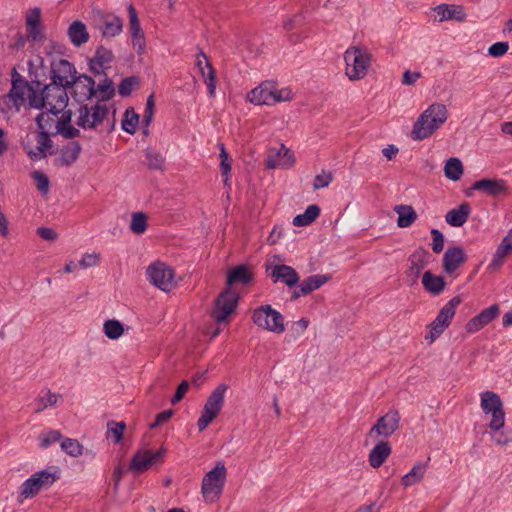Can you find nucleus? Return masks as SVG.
Here are the masks:
<instances>
[{
	"mask_svg": "<svg viewBox=\"0 0 512 512\" xmlns=\"http://www.w3.org/2000/svg\"><path fill=\"white\" fill-rule=\"evenodd\" d=\"M81 145L77 141H72L63 146L59 158L56 159L58 165L71 166L77 161L81 153Z\"/></svg>",
	"mask_w": 512,
	"mask_h": 512,
	"instance_id": "obj_33",
	"label": "nucleus"
},
{
	"mask_svg": "<svg viewBox=\"0 0 512 512\" xmlns=\"http://www.w3.org/2000/svg\"><path fill=\"white\" fill-rule=\"evenodd\" d=\"M99 260H100V258H99L98 254H96V253L88 254L87 253L79 261V265L82 268H88V267L95 266L99 262Z\"/></svg>",
	"mask_w": 512,
	"mask_h": 512,
	"instance_id": "obj_63",
	"label": "nucleus"
},
{
	"mask_svg": "<svg viewBox=\"0 0 512 512\" xmlns=\"http://www.w3.org/2000/svg\"><path fill=\"white\" fill-rule=\"evenodd\" d=\"M26 25L28 26H41V9L38 7L33 8L26 18Z\"/></svg>",
	"mask_w": 512,
	"mask_h": 512,
	"instance_id": "obj_61",
	"label": "nucleus"
},
{
	"mask_svg": "<svg viewBox=\"0 0 512 512\" xmlns=\"http://www.w3.org/2000/svg\"><path fill=\"white\" fill-rule=\"evenodd\" d=\"M139 119V114H137L132 107L127 108L122 120V129L131 135L135 134Z\"/></svg>",
	"mask_w": 512,
	"mask_h": 512,
	"instance_id": "obj_44",
	"label": "nucleus"
},
{
	"mask_svg": "<svg viewBox=\"0 0 512 512\" xmlns=\"http://www.w3.org/2000/svg\"><path fill=\"white\" fill-rule=\"evenodd\" d=\"M189 389V383L183 380L177 387L174 396L171 398V404L175 405L179 403L185 396L186 392Z\"/></svg>",
	"mask_w": 512,
	"mask_h": 512,
	"instance_id": "obj_58",
	"label": "nucleus"
},
{
	"mask_svg": "<svg viewBox=\"0 0 512 512\" xmlns=\"http://www.w3.org/2000/svg\"><path fill=\"white\" fill-rule=\"evenodd\" d=\"M27 38L32 41H41L43 35L41 34V26H28L26 25Z\"/></svg>",
	"mask_w": 512,
	"mask_h": 512,
	"instance_id": "obj_64",
	"label": "nucleus"
},
{
	"mask_svg": "<svg viewBox=\"0 0 512 512\" xmlns=\"http://www.w3.org/2000/svg\"><path fill=\"white\" fill-rule=\"evenodd\" d=\"M434 10L439 16L440 22L452 19L462 22L466 18V13L461 6L441 4L436 6Z\"/></svg>",
	"mask_w": 512,
	"mask_h": 512,
	"instance_id": "obj_34",
	"label": "nucleus"
},
{
	"mask_svg": "<svg viewBox=\"0 0 512 512\" xmlns=\"http://www.w3.org/2000/svg\"><path fill=\"white\" fill-rule=\"evenodd\" d=\"M98 29L105 38L115 37L122 32L123 22L114 14H102Z\"/></svg>",
	"mask_w": 512,
	"mask_h": 512,
	"instance_id": "obj_28",
	"label": "nucleus"
},
{
	"mask_svg": "<svg viewBox=\"0 0 512 512\" xmlns=\"http://www.w3.org/2000/svg\"><path fill=\"white\" fill-rule=\"evenodd\" d=\"M104 334L111 340H117L124 334V325L116 319H109L103 325Z\"/></svg>",
	"mask_w": 512,
	"mask_h": 512,
	"instance_id": "obj_41",
	"label": "nucleus"
},
{
	"mask_svg": "<svg viewBox=\"0 0 512 512\" xmlns=\"http://www.w3.org/2000/svg\"><path fill=\"white\" fill-rule=\"evenodd\" d=\"M429 461L430 457H428L426 462L416 463L410 470V472H408L402 477L401 484L404 487H410L412 485L419 483L426 473Z\"/></svg>",
	"mask_w": 512,
	"mask_h": 512,
	"instance_id": "obj_36",
	"label": "nucleus"
},
{
	"mask_svg": "<svg viewBox=\"0 0 512 512\" xmlns=\"http://www.w3.org/2000/svg\"><path fill=\"white\" fill-rule=\"evenodd\" d=\"M113 59L112 51L100 45L97 47L94 57L89 59V69L95 75L103 74L106 76V70L110 68Z\"/></svg>",
	"mask_w": 512,
	"mask_h": 512,
	"instance_id": "obj_22",
	"label": "nucleus"
},
{
	"mask_svg": "<svg viewBox=\"0 0 512 512\" xmlns=\"http://www.w3.org/2000/svg\"><path fill=\"white\" fill-rule=\"evenodd\" d=\"M155 110V94L151 93L146 101V107L143 116V124L148 127L152 122Z\"/></svg>",
	"mask_w": 512,
	"mask_h": 512,
	"instance_id": "obj_51",
	"label": "nucleus"
},
{
	"mask_svg": "<svg viewBox=\"0 0 512 512\" xmlns=\"http://www.w3.org/2000/svg\"><path fill=\"white\" fill-rule=\"evenodd\" d=\"M79 117L77 125L83 129H93L101 124L109 113L106 105H101L99 102L91 108L87 104H82L78 108Z\"/></svg>",
	"mask_w": 512,
	"mask_h": 512,
	"instance_id": "obj_13",
	"label": "nucleus"
},
{
	"mask_svg": "<svg viewBox=\"0 0 512 512\" xmlns=\"http://www.w3.org/2000/svg\"><path fill=\"white\" fill-rule=\"evenodd\" d=\"M67 88L70 87L59 86L52 81L44 86V95L47 96L49 112L52 115L57 116L67 106L69 101Z\"/></svg>",
	"mask_w": 512,
	"mask_h": 512,
	"instance_id": "obj_15",
	"label": "nucleus"
},
{
	"mask_svg": "<svg viewBox=\"0 0 512 512\" xmlns=\"http://www.w3.org/2000/svg\"><path fill=\"white\" fill-rule=\"evenodd\" d=\"M430 233L432 236V251L436 254H439L444 249V235L440 230L435 228H433Z\"/></svg>",
	"mask_w": 512,
	"mask_h": 512,
	"instance_id": "obj_53",
	"label": "nucleus"
},
{
	"mask_svg": "<svg viewBox=\"0 0 512 512\" xmlns=\"http://www.w3.org/2000/svg\"><path fill=\"white\" fill-rule=\"evenodd\" d=\"M128 14L132 44L134 47H138V53H142L145 49L144 32L140 26L137 11L132 4L128 7Z\"/></svg>",
	"mask_w": 512,
	"mask_h": 512,
	"instance_id": "obj_27",
	"label": "nucleus"
},
{
	"mask_svg": "<svg viewBox=\"0 0 512 512\" xmlns=\"http://www.w3.org/2000/svg\"><path fill=\"white\" fill-rule=\"evenodd\" d=\"M462 302L460 296H455L445 304L438 312L434 321L430 324V341L433 342L438 338L445 329L450 325L457 306Z\"/></svg>",
	"mask_w": 512,
	"mask_h": 512,
	"instance_id": "obj_12",
	"label": "nucleus"
},
{
	"mask_svg": "<svg viewBox=\"0 0 512 512\" xmlns=\"http://www.w3.org/2000/svg\"><path fill=\"white\" fill-rule=\"evenodd\" d=\"M32 178L35 180L37 189L43 193L47 194L49 191L50 181L48 176L42 171H34L32 173Z\"/></svg>",
	"mask_w": 512,
	"mask_h": 512,
	"instance_id": "obj_50",
	"label": "nucleus"
},
{
	"mask_svg": "<svg viewBox=\"0 0 512 512\" xmlns=\"http://www.w3.org/2000/svg\"><path fill=\"white\" fill-rule=\"evenodd\" d=\"M130 229L138 235L144 233L147 229V215L143 212L133 213Z\"/></svg>",
	"mask_w": 512,
	"mask_h": 512,
	"instance_id": "obj_46",
	"label": "nucleus"
},
{
	"mask_svg": "<svg viewBox=\"0 0 512 512\" xmlns=\"http://www.w3.org/2000/svg\"><path fill=\"white\" fill-rule=\"evenodd\" d=\"M467 261V255L460 246L448 247L443 255L442 267L447 274L454 273Z\"/></svg>",
	"mask_w": 512,
	"mask_h": 512,
	"instance_id": "obj_24",
	"label": "nucleus"
},
{
	"mask_svg": "<svg viewBox=\"0 0 512 512\" xmlns=\"http://www.w3.org/2000/svg\"><path fill=\"white\" fill-rule=\"evenodd\" d=\"M174 414V410L168 409L158 413L155 421L149 425L150 429H155L167 422Z\"/></svg>",
	"mask_w": 512,
	"mask_h": 512,
	"instance_id": "obj_57",
	"label": "nucleus"
},
{
	"mask_svg": "<svg viewBox=\"0 0 512 512\" xmlns=\"http://www.w3.org/2000/svg\"><path fill=\"white\" fill-rule=\"evenodd\" d=\"M392 452L391 445L388 441H379L370 451L368 456L369 464L372 468L381 467Z\"/></svg>",
	"mask_w": 512,
	"mask_h": 512,
	"instance_id": "obj_30",
	"label": "nucleus"
},
{
	"mask_svg": "<svg viewBox=\"0 0 512 512\" xmlns=\"http://www.w3.org/2000/svg\"><path fill=\"white\" fill-rule=\"evenodd\" d=\"M330 274H317L311 275L304 279L298 287L292 292L291 300H297L301 296L310 294L311 292L319 289L331 279Z\"/></svg>",
	"mask_w": 512,
	"mask_h": 512,
	"instance_id": "obj_21",
	"label": "nucleus"
},
{
	"mask_svg": "<svg viewBox=\"0 0 512 512\" xmlns=\"http://www.w3.org/2000/svg\"><path fill=\"white\" fill-rule=\"evenodd\" d=\"M146 275L149 281L164 292L171 291L176 285L175 272L163 262H155L148 266Z\"/></svg>",
	"mask_w": 512,
	"mask_h": 512,
	"instance_id": "obj_11",
	"label": "nucleus"
},
{
	"mask_svg": "<svg viewBox=\"0 0 512 512\" xmlns=\"http://www.w3.org/2000/svg\"><path fill=\"white\" fill-rule=\"evenodd\" d=\"M500 313L498 304H493L488 308L482 310L479 314L471 318L465 325L468 333H475L480 331L490 322H492Z\"/></svg>",
	"mask_w": 512,
	"mask_h": 512,
	"instance_id": "obj_20",
	"label": "nucleus"
},
{
	"mask_svg": "<svg viewBox=\"0 0 512 512\" xmlns=\"http://www.w3.org/2000/svg\"><path fill=\"white\" fill-rule=\"evenodd\" d=\"M59 477L60 469L57 466H50L34 473L21 485L20 497L27 499L36 496L41 490L50 488Z\"/></svg>",
	"mask_w": 512,
	"mask_h": 512,
	"instance_id": "obj_3",
	"label": "nucleus"
},
{
	"mask_svg": "<svg viewBox=\"0 0 512 512\" xmlns=\"http://www.w3.org/2000/svg\"><path fill=\"white\" fill-rule=\"evenodd\" d=\"M197 66L207 84L209 94L211 96L214 95L216 88V72L203 51H200L197 57Z\"/></svg>",
	"mask_w": 512,
	"mask_h": 512,
	"instance_id": "obj_29",
	"label": "nucleus"
},
{
	"mask_svg": "<svg viewBox=\"0 0 512 512\" xmlns=\"http://www.w3.org/2000/svg\"><path fill=\"white\" fill-rule=\"evenodd\" d=\"M37 142H38L37 149L40 152H44L47 149H50L52 147V140L50 139V135H49L48 131L39 130Z\"/></svg>",
	"mask_w": 512,
	"mask_h": 512,
	"instance_id": "obj_55",
	"label": "nucleus"
},
{
	"mask_svg": "<svg viewBox=\"0 0 512 512\" xmlns=\"http://www.w3.org/2000/svg\"><path fill=\"white\" fill-rule=\"evenodd\" d=\"M293 97L289 88L278 89L276 82L264 81L248 93V99L255 105H273L289 101Z\"/></svg>",
	"mask_w": 512,
	"mask_h": 512,
	"instance_id": "obj_2",
	"label": "nucleus"
},
{
	"mask_svg": "<svg viewBox=\"0 0 512 512\" xmlns=\"http://www.w3.org/2000/svg\"><path fill=\"white\" fill-rule=\"evenodd\" d=\"M145 157L147 159V166L150 170H164L165 157L160 152L149 147L145 150Z\"/></svg>",
	"mask_w": 512,
	"mask_h": 512,
	"instance_id": "obj_43",
	"label": "nucleus"
},
{
	"mask_svg": "<svg viewBox=\"0 0 512 512\" xmlns=\"http://www.w3.org/2000/svg\"><path fill=\"white\" fill-rule=\"evenodd\" d=\"M37 235L47 241H55L58 238V234L50 227H39Z\"/></svg>",
	"mask_w": 512,
	"mask_h": 512,
	"instance_id": "obj_62",
	"label": "nucleus"
},
{
	"mask_svg": "<svg viewBox=\"0 0 512 512\" xmlns=\"http://www.w3.org/2000/svg\"><path fill=\"white\" fill-rule=\"evenodd\" d=\"M239 299V293L232 288H225L214 300V307L211 312L214 321L216 323L226 322L229 316L235 312Z\"/></svg>",
	"mask_w": 512,
	"mask_h": 512,
	"instance_id": "obj_7",
	"label": "nucleus"
},
{
	"mask_svg": "<svg viewBox=\"0 0 512 512\" xmlns=\"http://www.w3.org/2000/svg\"><path fill=\"white\" fill-rule=\"evenodd\" d=\"M50 74L51 81L59 86L73 87V83L76 82V68L74 64L66 59H60L57 62H52Z\"/></svg>",
	"mask_w": 512,
	"mask_h": 512,
	"instance_id": "obj_16",
	"label": "nucleus"
},
{
	"mask_svg": "<svg viewBox=\"0 0 512 512\" xmlns=\"http://www.w3.org/2000/svg\"><path fill=\"white\" fill-rule=\"evenodd\" d=\"M108 432L111 433L114 437L115 443H120L123 439L124 431L126 429V424L124 421L114 422L109 421L107 424Z\"/></svg>",
	"mask_w": 512,
	"mask_h": 512,
	"instance_id": "obj_49",
	"label": "nucleus"
},
{
	"mask_svg": "<svg viewBox=\"0 0 512 512\" xmlns=\"http://www.w3.org/2000/svg\"><path fill=\"white\" fill-rule=\"evenodd\" d=\"M227 390L228 386L226 384H219L207 398L197 423L200 432L204 431L220 413Z\"/></svg>",
	"mask_w": 512,
	"mask_h": 512,
	"instance_id": "obj_5",
	"label": "nucleus"
},
{
	"mask_svg": "<svg viewBox=\"0 0 512 512\" xmlns=\"http://www.w3.org/2000/svg\"><path fill=\"white\" fill-rule=\"evenodd\" d=\"M294 163L295 157L293 152L284 144H281L277 151L271 150L266 159V167L269 169H274L279 166L288 168L293 166Z\"/></svg>",
	"mask_w": 512,
	"mask_h": 512,
	"instance_id": "obj_26",
	"label": "nucleus"
},
{
	"mask_svg": "<svg viewBox=\"0 0 512 512\" xmlns=\"http://www.w3.org/2000/svg\"><path fill=\"white\" fill-rule=\"evenodd\" d=\"M30 89H33V86L28 81L21 84L13 83L9 92L0 98V112L7 114L13 109L19 112L26 102L25 94H29Z\"/></svg>",
	"mask_w": 512,
	"mask_h": 512,
	"instance_id": "obj_10",
	"label": "nucleus"
},
{
	"mask_svg": "<svg viewBox=\"0 0 512 512\" xmlns=\"http://www.w3.org/2000/svg\"><path fill=\"white\" fill-rule=\"evenodd\" d=\"M72 96L80 105L85 104V101L91 100L97 96L96 86L87 85L86 83L77 82L73 83Z\"/></svg>",
	"mask_w": 512,
	"mask_h": 512,
	"instance_id": "obj_38",
	"label": "nucleus"
},
{
	"mask_svg": "<svg viewBox=\"0 0 512 512\" xmlns=\"http://www.w3.org/2000/svg\"><path fill=\"white\" fill-rule=\"evenodd\" d=\"M61 438L62 435L58 430H51L45 437L41 439V447L47 448L52 443L60 441Z\"/></svg>",
	"mask_w": 512,
	"mask_h": 512,
	"instance_id": "obj_60",
	"label": "nucleus"
},
{
	"mask_svg": "<svg viewBox=\"0 0 512 512\" xmlns=\"http://www.w3.org/2000/svg\"><path fill=\"white\" fill-rule=\"evenodd\" d=\"M269 267H267V271ZM269 275L273 281V283L281 282L292 288L295 287L299 280L300 276L298 272L291 266L285 264H276L270 268Z\"/></svg>",
	"mask_w": 512,
	"mask_h": 512,
	"instance_id": "obj_19",
	"label": "nucleus"
},
{
	"mask_svg": "<svg viewBox=\"0 0 512 512\" xmlns=\"http://www.w3.org/2000/svg\"><path fill=\"white\" fill-rule=\"evenodd\" d=\"M481 408L485 414L492 415L489 427L494 431H499L505 423L503 402L499 395L492 391L481 393Z\"/></svg>",
	"mask_w": 512,
	"mask_h": 512,
	"instance_id": "obj_9",
	"label": "nucleus"
},
{
	"mask_svg": "<svg viewBox=\"0 0 512 512\" xmlns=\"http://www.w3.org/2000/svg\"><path fill=\"white\" fill-rule=\"evenodd\" d=\"M422 285L428 293L436 296L444 291L446 282L443 276L435 275L428 270L422 276Z\"/></svg>",
	"mask_w": 512,
	"mask_h": 512,
	"instance_id": "obj_35",
	"label": "nucleus"
},
{
	"mask_svg": "<svg viewBox=\"0 0 512 512\" xmlns=\"http://www.w3.org/2000/svg\"><path fill=\"white\" fill-rule=\"evenodd\" d=\"M226 480V467L223 461L207 472L202 480V494L206 501L214 502L219 499Z\"/></svg>",
	"mask_w": 512,
	"mask_h": 512,
	"instance_id": "obj_4",
	"label": "nucleus"
},
{
	"mask_svg": "<svg viewBox=\"0 0 512 512\" xmlns=\"http://www.w3.org/2000/svg\"><path fill=\"white\" fill-rule=\"evenodd\" d=\"M472 190H477L486 196L497 198L508 194V186L503 179L483 178L473 183Z\"/></svg>",
	"mask_w": 512,
	"mask_h": 512,
	"instance_id": "obj_18",
	"label": "nucleus"
},
{
	"mask_svg": "<svg viewBox=\"0 0 512 512\" xmlns=\"http://www.w3.org/2000/svg\"><path fill=\"white\" fill-rule=\"evenodd\" d=\"M400 413L397 409H390L385 415L381 416L371 427L368 435L390 437L400 426Z\"/></svg>",
	"mask_w": 512,
	"mask_h": 512,
	"instance_id": "obj_17",
	"label": "nucleus"
},
{
	"mask_svg": "<svg viewBox=\"0 0 512 512\" xmlns=\"http://www.w3.org/2000/svg\"><path fill=\"white\" fill-rule=\"evenodd\" d=\"M463 172V164L458 158L451 157L446 161L444 174L449 180L458 181L463 175Z\"/></svg>",
	"mask_w": 512,
	"mask_h": 512,
	"instance_id": "obj_40",
	"label": "nucleus"
},
{
	"mask_svg": "<svg viewBox=\"0 0 512 512\" xmlns=\"http://www.w3.org/2000/svg\"><path fill=\"white\" fill-rule=\"evenodd\" d=\"M255 325L265 330L280 334L284 332V317L271 305H262L256 308L252 315Z\"/></svg>",
	"mask_w": 512,
	"mask_h": 512,
	"instance_id": "obj_8",
	"label": "nucleus"
},
{
	"mask_svg": "<svg viewBox=\"0 0 512 512\" xmlns=\"http://www.w3.org/2000/svg\"><path fill=\"white\" fill-rule=\"evenodd\" d=\"M50 112L47 113L42 112L38 114L36 117V123L41 131H48L49 128H51L52 124L54 123V119L50 116Z\"/></svg>",
	"mask_w": 512,
	"mask_h": 512,
	"instance_id": "obj_54",
	"label": "nucleus"
},
{
	"mask_svg": "<svg viewBox=\"0 0 512 512\" xmlns=\"http://www.w3.org/2000/svg\"><path fill=\"white\" fill-rule=\"evenodd\" d=\"M471 213V205L463 202L456 209H451L445 216L446 222L453 227L464 225Z\"/></svg>",
	"mask_w": 512,
	"mask_h": 512,
	"instance_id": "obj_31",
	"label": "nucleus"
},
{
	"mask_svg": "<svg viewBox=\"0 0 512 512\" xmlns=\"http://www.w3.org/2000/svg\"><path fill=\"white\" fill-rule=\"evenodd\" d=\"M57 133L61 134L66 139H74L80 135V130L72 125H66L58 127Z\"/></svg>",
	"mask_w": 512,
	"mask_h": 512,
	"instance_id": "obj_59",
	"label": "nucleus"
},
{
	"mask_svg": "<svg viewBox=\"0 0 512 512\" xmlns=\"http://www.w3.org/2000/svg\"><path fill=\"white\" fill-rule=\"evenodd\" d=\"M394 211L398 214L397 226L399 228L410 227L417 220V213L411 205H397Z\"/></svg>",
	"mask_w": 512,
	"mask_h": 512,
	"instance_id": "obj_37",
	"label": "nucleus"
},
{
	"mask_svg": "<svg viewBox=\"0 0 512 512\" xmlns=\"http://www.w3.org/2000/svg\"><path fill=\"white\" fill-rule=\"evenodd\" d=\"M139 84L140 78L138 76L132 75L129 77H125L121 80L120 84L118 85V93L122 97H128L131 95L133 88L139 86Z\"/></svg>",
	"mask_w": 512,
	"mask_h": 512,
	"instance_id": "obj_45",
	"label": "nucleus"
},
{
	"mask_svg": "<svg viewBox=\"0 0 512 512\" xmlns=\"http://www.w3.org/2000/svg\"><path fill=\"white\" fill-rule=\"evenodd\" d=\"M448 111L445 105L434 103L417 118L411 131V138L421 141L430 137L447 120Z\"/></svg>",
	"mask_w": 512,
	"mask_h": 512,
	"instance_id": "obj_1",
	"label": "nucleus"
},
{
	"mask_svg": "<svg viewBox=\"0 0 512 512\" xmlns=\"http://www.w3.org/2000/svg\"><path fill=\"white\" fill-rule=\"evenodd\" d=\"M166 454V449L161 447L157 451L144 450L138 451L131 459L129 469L136 474L143 473L152 465L162 463Z\"/></svg>",
	"mask_w": 512,
	"mask_h": 512,
	"instance_id": "obj_14",
	"label": "nucleus"
},
{
	"mask_svg": "<svg viewBox=\"0 0 512 512\" xmlns=\"http://www.w3.org/2000/svg\"><path fill=\"white\" fill-rule=\"evenodd\" d=\"M67 35L71 43L76 47H80L89 40V33L86 25L80 20H75L70 24L67 30Z\"/></svg>",
	"mask_w": 512,
	"mask_h": 512,
	"instance_id": "obj_32",
	"label": "nucleus"
},
{
	"mask_svg": "<svg viewBox=\"0 0 512 512\" xmlns=\"http://www.w3.org/2000/svg\"><path fill=\"white\" fill-rule=\"evenodd\" d=\"M508 49V42H496L489 47L488 53L493 57H501L508 51Z\"/></svg>",
	"mask_w": 512,
	"mask_h": 512,
	"instance_id": "obj_56",
	"label": "nucleus"
},
{
	"mask_svg": "<svg viewBox=\"0 0 512 512\" xmlns=\"http://www.w3.org/2000/svg\"><path fill=\"white\" fill-rule=\"evenodd\" d=\"M429 251L420 246L408 258L410 266L407 270L408 277L412 278L413 283L419 278L421 271L428 265Z\"/></svg>",
	"mask_w": 512,
	"mask_h": 512,
	"instance_id": "obj_25",
	"label": "nucleus"
},
{
	"mask_svg": "<svg viewBox=\"0 0 512 512\" xmlns=\"http://www.w3.org/2000/svg\"><path fill=\"white\" fill-rule=\"evenodd\" d=\"M61 448L72 457H78L82 455L83 452V446L78 442V440L71 438H65L61 442Z\"/></svg>",
	"mask_w": 512,
	"mask_h": 512,
	"instance_id": "obj_47",
	"label": "nucleus"
},
{
	"mask_svg": "<svg viewBox=\"0 0 512 512\" xmlns=\"http://www.w3.org/2000/svg\"><path fill=\"white\" fill-rule=\"evenodd\" d=\"M61 397L58 393L51 392L50 389H43L35 399V412H41L47 407L55 406Z\"/></svg>",
	"mask_w": 512,
	"mask_h": 512,
	"instance_id": "obj_39",
	"label": "nucleus"
},
{
	"mask_svg": "<svg viewBox=\"0 0 512 512\" xmlns=\"http://www.w3.org/2000/svg\"><path fill=\"white\" fill-rule=\"evenodd\" d=\"M346 62V75L350 80H359L365 77L371 61V55L358 47H351L344 54Z\"/></svg>",
	"mask_w": 512,
	"mask_h": 512,
	"instance_id": "obj_6",
	"label": "nucleus"
},
{
	"mask_svg": "<svg viewBox=\"0 0 512 512\" xmlns=\"http://www.w3.org/2000/svg\"><path fill=\"white\" fill-rule=\"evenodd\" d=\"M254 281V273L247 264H240L231 268L227 273L226 287L232 288L234 285L241 284L247 286Z\"/></svg>",
	"mask_w": 512,
	"mask_h": 512,
	"instance_id": "obj_23",
	"label": "nucleus"
},
{
	"mask_svg": "<svg viewBox=\"0 0 512 512\" xmlns=\"http://www.w3.org/2000/svg\"><path fill=\"white\" fill-rule=\"evenodd\" d=\"M97 98L99 102H106L115 95V87L113 81L105 76L104 80L96 87Z\"/></svg>",
	"mask_w": 512,
	"mask_h": 512,
	"instance_id": "obj_42",
	"label": "nucleus"
},
{
	"mask_svg": "<svg viewBox=\"0 0 512 512\" xmlns=\"http://www.w3.org/2000/svg\"><path fill=\"white\" fill-rule=\"evenodd\" d=\"M332 180H333V174L330 171L326 172L325 170H322V172L320 174H317L315 176L314 181H313V188L315 190L325 188V187L329 186V184L332 182Z\"/></svg>",
	"mask_w": 512,
	"mask_h": 512,
	"instance_id": "obj_52",
	"label": "nucleus"
},
{
	"mask_svg": "<svg viewBox=\"0 0 512 512\" xmlns=\"http://www.w3.org/2000/svg\"><path fill=\"white\" fill-rule=\"evenodd\" d=\"M29 105L35 109H44L47 103V96L44 95V89L41 90L40 93L33 88L30 89V93L28 94Z\"/></svg>",
	"mask_w": 512,
	"mask_h": 512,
	"instance_id": "obj_48",
	"label": "nucleus"
}]
</instances>
